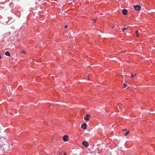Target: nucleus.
Wrapping results in <instances>:
<instances>
[{"label": "nucleus", "mask_w": 155, "mask_h": 155, "mask_svg": "<svg viewBox=\"0 0 155 155\" xmlns=\"http://www.w3.org/2000/svg\"><path fill=\"white\" fill-rule=\"evenodd\" d=\"M9 144L7 140L4 137H1L0 135V150L2 151H6L10 147Z\"/></svg>", "instance_id": "f257e3e1"}, {"label": "nucleus", "mask_w": 155, "mask_h": 155, "mask_svg": "<svg viewBox=\"0 0 155 155\" xmlns=\"http://www.w3.org/2000/svg\"><path fill=\"white\" fill-rule=\"evenodd\" d=\"M134 7L135 9L137 11H140L141 8L140 6L138 5H136L134 6Z\"/></svg>", "instance_id": "f03ea898"}, {"label": "nucleus", "mask_w": 155, "mask_h": 155, "mask_svg": "<svg viewBox=\"0 0 155 155\" xmlns=\"http://www.w3.org/2000/svg\"><path fill=\"white\" fill-rule=\"evenodd\" d=\"M90 117V115L89 114H87L86 117H84V119L86 121L88 120Z\"/></svg>", "instance_id": "7ed1b4c3"}, {"label": "nucleus", "mask_w": 155, "mask_h": 155, "mask_svg": "<svg viewBox=\"0 0 155 155\" xmlns=\"http://www.w3.org/2000/svg\"><path fill=\"white\" fill-rule=\"evenodd\" d=\"M83 145L86 147H87L88 146V143L86 141H84L82 143Z\"/></svg>", "instance_id": "20e7f679"}, {"label": "nucleus", "mask_w": 155, "mask_h": 155, "mask_svg": "<svg viewBox=\"0 0 155 155\" xmlns=\"http://www.w3.org/2000/svg\"><path fill=\"white\" fill-rule=\"evenodd\" d=\"M81 127L84 130H86L87 128L86 123H84L83 125H82L81 126Z\"/></svg>", "instance_id": "39448f33"}, {"label": "nucleus", "mask_w": 155, "mask_h": 155, "mask_svg": "<svg viewBox=\"0 0 155 155\" xmlns=\"http://www.w3.org/2000/svg\"><path fill=\"white\" fill-rule=\"evenodd\" d=\"M68 138V137L67 135H65L63 137V139L64 141H66Z\"/></svg>", "instance_id": "423d86ee"}, {"label": "nucleus", "mask_w": 155, "mask_h": 155, "mask_svg": "<svg viewBox=\"0 0 155 155\" xmlns=\"http://www.w3.org/2000/svg\"><path fill=\"white\" fill-rule=\"evenodd\" d=\"M122 12L123 14L125 15H127V10L125 9H124V10H123L122 11Z\"/></svg>", "instance_id": "0eeeda50"}, {"label": "nucleus", "mask_w": 155, "mask_h": 155, "mask_svg": "<svg viewBox=\"0 0 155 155\" xmlns=\"http://www.w3.org/2000/svg\"><path fill=\"white\" fill-rule=\"evenodd\" d=\"M5 54L8 56H10V53L8 51H6L5 52Z\"/></svg>", "instance_id": "6e6552de"}, {"label": "nucleus", "mask_w": 155, "mask_h": 155, "mask_svg": "<svg viewBox=\"0 0 155 155\" xmlns=\"http://www.w3.org/2000/svg\"><path fill=\"white\" fill-rule=\"evenodd\" d=\"M136 36L137 37H139L140 35V34L139 33L138 31V30H136Z\"/></svg>", "instance_id": "1a4fd4ad"}, {"label": "nucleus", "mask_w": 155, "mask_h": 155, "mask_svg": "<svg viewBox=\"0 0 155 155\" xmlns=\"http://www.w3.org/2000/svg\"><path fill=\"white\" fill-rule=\"evenodd\" d=\"M136 76H137V74H132L131 75V78H133L134 77Z\"/></svg>", "instance_id": "9d476101"}, {"label": "nucleus", "mask_w": 155, "mask_h": 155, "mask_svg": "<svg viewBox=\"0 0 155 155\" xmlns=\"http://www.w3.org/2000/svg\"><path fill=\"white\" fill-rule=\"evenodd\" d=\"M119 108L121 110V111H122L124 110V108L122 107H119Z\"/></svg>", "instance_id": "9b49d317"}, {"label": "nucleus", "mask_w": 155, "mask_h": 155, "mask_svg": "<svg viewBox=\"0 0 155 155\" xmlns=\"http://www.w3.org/2000/svg\"><path fill=\"white\" fill-rule=\"evenodd\" d=\"M129 132H130V131H127L126 132V133H124V135L125 136H127L128 134H129Z\"/></svg>", "instance_id": "f8f14e48"}, {"label": "nucleus", "mask_w": 155, "mask_h": 155, "mask_svg": "<svg viewBox=\"0 0 155 155\" xmlns=\"http://www.w3.org/2000/svg\"><path fill=\"white\" fill-rule=\"evenodd\" d=\"M21 53L23 54H26V52L24 50H23V51H21Z\"/></svg>", "instance_id": "ddd939ff"}, {"label": "nucleus", "mask_w": 155, "mask_h": 155, "mask_svg": "<svg viewBox=\"0 0 155 155\" xmlns=\"http://www.w3.org/2000/svg\"><path fill=\"white\" fill-rule=\"evenodd\" d=\"M126 30V28H124L123 29H122V31L123 32H124V31H125V30Z\"/></svg>", "instance_id": "4468645a"}, {"label": "nucleus", "mask_w": 155, "mask_h": 155, "mask_svg": "<svg viewBox=\"0 0 155 155\" xmlns=\"http://www.w3.org/2000/svg\"><path fill=\"white\" fill-rule=\"evenodd\" d=\"M68 26L67 25H66L65 26V28L66 29L68 28Z\"/></svg>", "instance_id": "2eb2a0df"}, {"label": "nucleus", "mask_w": 155, "mask_h": 155, "mask_svg": "<svg viewBox=\"0 0 155 155\" xmlns=\"http://www.w3.org/2000/svg\"><path fill=\"white\" fill-rule=\"evenodd\" d=\"M94 22L93 23H95L96 22V19H95L94 20Z\"/></svg>", "instance_id": "dca6fc26"}, {"label": "nucleus", "mask_w": 155, "mask_h": 155, "mask_svg": "<svg viewBox=\"0 0 155 155\" xmlns=\"http://www.w3.org/2000/svg\"><path fill=\"white\" fill-rule=\"evenodd\" d=\"M62 153L61 152H60V151H59L58 152V153L59 155H61L62 154Z\"/></svg>", "instance_id": "f3484780"}, {"label": "nucleus", "mask_w": 155, "mask_h": 155, "mask_svg": "<svg viewBox=\"0 0 155 155\" xmlns=\"http://www.w3.org/2000/svg\"><path fill=\"white\" fill-rule=\"evenodd\" d=\"M123 131H127V129H124L123 130Z\"/></svg>", "instance_id": "a211bd4d"}, {"label": "nucleus", "mask_w": 155, "mask_h": 155, "mask_svg": "<svg viewBox=\"0 0 155 155\" xmlns=\"http://www.w3.org/2000/svg\"><path fill=\"white\" fill-rule=\"evenodd\" d=\"M126 85H127L126 84H124V87H126Z\"/></svg>", "instance_id": "6ab92c4d"}, {"label": "nucleus", "mask_w": 155, "mask_h": 155, "mask_svg": "<svg viewBox=\"0 0 155 155\" xmlns=\"http://www.w3.org/2000/svg\"><path fill=\"white\" fill-rule=\"evenodd\" d=\"M64 155H66L67 154H66V153H64Z\"/></svg>", "instance_id": "aec40b11"}, {"label": "nucleus", "mask_w": 155, "mask_h": 155, "mask_svg": "<svg viewBox=\"0 0 155 155\" xmlns=\"http://www.w3.org/2000/svg\"><path fill=\"white\" fill-rule=\"evenodd\" d=\"M87 78H88L87 79L88 80H90V78H89L88 76V77H87Z\"/></svg>", "instance_id": "412c9836"}, {"label": "nucleus", "mask_w": 155, "mask_h": 155, "mask_svg": "<svg viewBox=\"0 0 155 155\" xmlns=\"http://www.w3.org/2000/svg\"><path fill=\"white\" fill-rule=\"evenodd\" d=\"M114 27H114V26H113V27H112V28H114Z\"/></svg>", "instance_id": "4be33fe9"}, {"label": "nucleus", "mask_w": 155, "mask_h": 155, "mask_svg": "<svg viewBox=\"0 0 155 155\" xmlns=\"http://www.w3.org/2000/svg\"><path fill=\"white\" fill-rule=\"evenodd\" d=\"M62 13H63V12L61 13V14H62Z\"/></svg>", "instance_id": "5701e85b"}, {"label": "nucleus", "mask_w": 155, "mask_h": 155, "mask_svg": "<svg viewBox=\"0 0 155 155\" xmlns=\"http://www.w3.org/2000/svg\"><path fill=\"white\" fill-rule=\"evenodd\" d=\"M62 13H63V12L61 13V14H62Z\"/></svg>", "instance_id": "b1692460"}, {"label": "nucleus", "mask_w": 155, "mask_h": 155, "mask_svg": "<svg viewBox=\"0 0 155 155\" xmlns=\"http://www.w3.org/2000/svg\"><path fill=\"white\" fill-rule=\"evenodd\" d=\"M62 13H63V12L61 13V14H62Z\"/></svg>", "instance_id": "393cba45"}]
</instances>
